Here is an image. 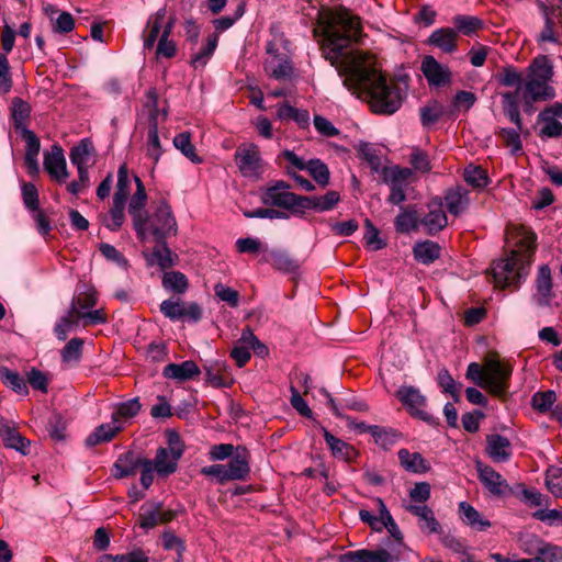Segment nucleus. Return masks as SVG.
I'll return each mask as SVG.
<instances>
[{
    "instance_id": "obj_36",
    "label": "nucleus",
    "mask_w": 562,
    "mask_h": 562,
    "mask_svg": "<svg viewBox=\"0 0 562 562\" xmlns=\"http://www.w3.org/2000/svg\"><path fill=\"white\" fill-rule=\"evenodd\" d=\"M218 43V37L216 34L210 35L205 45H203L199 50L192 52L190 57V65L194 69H203L211 57L213 56Z\"/></svg>"
},
{
    "instance_id": "obj_14",
    "label": "nucleus",
    "mask_w": 562,
    "mask_h": 562,
    "mask_svg": "<svg viewBox=\"0 0 562 562\" xmlns=\"http://www.w3.org/2000/svg\"><path fill=\"white\" fill-rule=\"evenodd\" d=\"M476 471L479 480L491 494L495 496H503L510 491L506 480L492 467L484 465L482 462L477 461Z\"/></svg>"
},
{
    "instance_id": "obj_37",
    "label": "nucleus",
    "mask_w": 562,
    "mask_h": 562,
    "mask_svg": "<svg viewBox=\"0 0 562 562\" xmlns=\"http://www.w3.org/2000/svg\"><path fill=\"white\" fill-rule=\"evenodd\" d=\"M398 460L401 465L413 473H425L430 469L429 463L418 452H409L406 449L398 451Z\"/></svg>"
},
{
    "instance_id": "obj_30",
    "label": "nucleus",
    "mask_w": 562,
    "mask_h": 562,
    "mask_svg": "<svg viewBox=\"0 0 562 562\" xmlns=\"http://www.w3.org/2000/svg\"><path fill=\"white\" fill-rule=\"evenodd\" d=\"M458 34L454 29L441 27L431 33L428 43L441 49L443 53L457 50Z\"/></svg>"
},
{
    "instance_id": "obj_35",
    "label": "nucleus",
    "mask_w": 562,
    "mask_h": 562,
    "mask_svg": "<svg viewBox=\"0 0 562 562\" xmlns=\"http://www.w3.org/2000/svg\"><path fill=\"white\" fill-rule=\"evenodd\" d=\"M143 459L133 452L122 454L114 463V477L123 479L135 475Z\"/></svg>"
},
{
    "instance_id": "obj_28",
    "label": "nucleus",
    "mask_w": 562,
    "mask_h": 562,
    "mask_svg": "<svg viewBox=\"0 0 562 562\" xmlns=\"http://www.w3.org/2000/svg\"><path fill=\"white\" fill-rule=\"evenodd\" d=\"M469 191L462 187L449 189L445 194L448 212L454 216L462 214L470 205Z\"/></svg>"
},
{
    "instance_id": "obj_34",
    "label": "nucleus",
    "mask_w": 562,
    "mask_h": 562,
    "mask_svg": "<svg viewBox=\"0 0 562 562\" xmlns=\"http://www.w3.org/2000/svg\"><path fill=\"white\" fill-rule=\"evenodd\" d=\"M123 427V423L119 420H112L106 424H102L90 434L87 439V446H95L101 442L110 441Z\"/></svg>"
},
{
    "instance_id": "obj_60",
    "label": "nucleus",
    "mask_w": 562,
    "mask_h": 562,
    "mask_svg": "<svg viewBox=\"0 0 562 562\" xmlns=\"http://www.w3.org/2000/svg\"><path fill=\"white\" fill-rule=\"evenodd\" d=\"M361 158L370 166L373 172H382V160L378 150L370 144H361L358 149Z\"/></svg>"
},
{
    "instance_id": "obj_20",
    "label": "nucleus",
    "mask_w": 562,
    "mask_h": 562,
    "mask_svg": "<svg viewBox=\"0 0 562 562\" xmlns=\"http://www.w3.org/2000/svg\"><path fill=\"white\" fill-rule=\"evenodd\" d=\"M250 456L247 449L238 447L227 463H223L232 481H245L250 473Z\"/></svg>"
},
{
    "instance_id": "obj_12",
    "label": "nucleus",
    "mask_w": 562,
    "mask_h": 562,
    "mask_svg": "<svg viewBox=\"0 0 562 562\" xmlns=\"http://www.w3.org/2000/svg\"><path fill=\"white\" fill-rule=\"evenodd\" d=\"M140 509L138 525L145 530L153 529L159 524H167L177 516L175 510L165 509L161 503L147 502Z\"/></svg>"
},
{
    "instance_id": "obj_49",
    "label": "nucleus",
    "mask_w": 562,
    "mask_h": 562,
    "mask_svg": "<svg viewBox=\"0 0 562 562\" xmlns=\"http://www.w3.org/2000/svg\"><path fill=\"white\" fill-rule=\"evenodd\" d=\"M437 382L445 393L449 394L454 402H459L462 385L454 381L447 369L443 368L438 372Z\"/></svg>"
},
{
    "instance_id": "obj_15",
    "label": "nucleus",
    "mask_w": 562,
    "mask_h": 562,
    "mask_svg": "<svg viewBox=\"0 0 562 562\" xmlns=\"http://www.w3.org/2000/svg\"><path fill=\"white\" fill-rule=\"evenodd\" d=\"M403 507L406 512L417 517V525L423 532L428 535L440 533L441 526L430 507L406 502L403 503Z\"/></svg>"
},
{
    "instance_id": "obj_54",
    "label": "nucleus",
    "mask_w": 562,
    "mask_h": 562,
    "mask_svg": "<svg viewBox=\"0 0 562 562\" xmlns=\"http://www.w3.org/2000/svg\"><path fill=\"white\" fill-rule=\"evenodd\" d=\"M162 285L167 290L183 293L188 288L186 276L179 271L166 272L162 278Z\"/></svg>"
},
{
    "instance_id": "obj_5",
    "label": "nucleus",
    "mask_w": 562,
    "mask_h": 562,
    "mask_svg": "<svg viewBox=\"0 0 562 562\" xmlns=\"http://www.w3.org/2000/svg\"><path fill=\"white\" fill-rule=\"evenodd\" d=\"M97 303V291L88 285L72 297L69 307L79 315V318H82V327L101 325L108 322L103 308L92 310Z\"/></svg>"
},
{
    "instance_id": "obj_46",
    "label": "nucleus",
    "mask_w": 562,
    "mask_h": 562,
    "mask_svg": "<svg viewBox=\"0 0 562 562\" xmlns=\"http://www.w3.org/2000/svg\"><path fill=\"white\" fill-rule=\"evenodd\" d=\"M93 155L92 143L88 138H83L70 151V160L76 167L88 166Z\"/></svg>"
},
{
    "instance_id": "obj_50",
    "label": "nucleus",
    "mask_w": 562,
    "mask_h": 562,
    "mask_svg": "<svg viewBox=\"0 0 562 562\" xmlns=\"http://www.w3.org/2000/svg\"><path fill=\"white\" fill-rule=\"evenodd\" d=\"M124 209L125 205L113 203L110 212L102 216L103 225L111 232L119 231L125 221Z\"/></svg>"
},
{
    "instance_id": "obj_8",
    "label": "nucleus",
    "mask_w": 562,
    "mask_h": 562,
    "mask_svg": "<svg viewBox=\"0 0 562 562\" xmlns=\"http://www.w3.org/2000/svg\"><path fill=\"white\" fill-rule=\"evenodd\" d=\"M382 181L390 187L389 202L398 205L406 200V190L414 180V172L409 168L398 166L383 167Z\"/></svg>"
},
{
    "instance_id": "obj_17",
    "label": "nucleus",
    "mask_w": 562,
    "mask_h": 562,
    "mask_svg": "<svg viewBox=\"0 0 562 562\" xmlns=\"http://www.w3.org/2000/svg\"><path fill=\"white\" fill-rule=\"evenodd\" d=\"M44 168L58 182H64L68 178L66 159L60 146H52L50 151L44 155Z\"/></svg>"
},
{
    "instance_id": "obj_1",
    "label": "nucleus",
    "mask_w": 562,
    "mask_h": 562,
    "mask_svg": "<svg viewBox=\"0 0 562 562\" xmlns=\"http://www.w3.org/2000/svg\"><path fill=\"white\" fill-rule=\"evenodd\" d=\"M319 24L323 55L344 78V86L366 100L374 113H395L402 105L403 91L381 72L373 54L353 48L363 36L360 18L340 7L322 12Z\"/></svg>"
},
{
    "instance_id": "obj_13",
    "label": "nucleus",
    "mask_w": 562,
    "mask_h": 562,
    "mask_svg": "<svg viewBox=\"0 0 562 562\" xmlns=\"http://www.w3.org/2000/svg\"><path fill=\"white\" fill-rule=\"evenodd\" d=\"M267 53L269 57L265 61L266 72L277 80L290 79L293 74V67L289 56L279 54L272 43L267 45Z\"/></svg>"
},
{
    "instance_id": "obj_55",
    "label": "nucleus",
    "mask_w": 562,
    "mask_h": 562,
    "mask_svg": "<svg viewBox=\"0 0 562 562\" xmlns=\"http://www.w3.org/2000/svg\"><path fill=\"white\" fill-rule=\"evenodd\" d=\"M463 176L464 180L473 188L482 189L488 183L486 171L479 166H469L464 169Z\"/></svg>"
},
{
    "instance_id": "obj_56",
    "label": "nucleus",
    "mask_w": 562,
    "mask_h": 562,
    "mask_svg": "<svg viewBox=\"0 0 562 562\" xmlns=\"http://www.w3.org/2000/svg\"><path fill=\"white\" fill-rule=\"evenodd\" d=\"M526 75L518 71L515 67L508 66L502 69L498 75V82L504 87H515L518 89L522 86Z\"/></svg>"
},
{
    "instance_id": "obj_19",
    "label": "nucleus",
    "mask_w": 562,
    "mask_h": 562,
    "mask_svg": "<svg viewBox=\"0 0 562 562\" xmlns=\"http://www.w3.org/2000/svg\"><path fill=\"white\" fill-rule=\"evenodd\" d=\"M538 120L542 122L541 136L560 137L562 135V104L543 110Z\"/></svg>"
},
{
    "instance_id": "obj_57",
    "label": "nucleus",
    "mask_w": 562,
    "mask_h": 562,
    "mask_svg": "<svg viewBox=\"0 0 562 562\" xmlns=\"http://www.w3.org/2000/svg\"><path fill=\"white\" fill-rule=\"evenodd\" d=\"M83 339L71 338L61 350L64 362H78L82 356Z\"/></svg>"
},
{
    "instance_id": "obj_9",
    "label": "nucleus",
    "mask_w": 562,
    "mask_h": 562,
    "mask_svg": "<svg viewBox=\"0 0 562 562\" xmlns=\"http://www.w3.org/2000/svg\"><path fill=\"white\" fill-rule=\"evenodd\" d=\"M289 183L279 180L267 187L262 194V202L266 205H272L293 211H302V195L290 191Z\"/></svg>"
},
{
    "instance_id": "obj_16",
    "label": "nucleus",
    "mask_w": 562,
    "mask_h": 562,
    "mask_svg": "<svg viewBox=\"0 0 562 562\" xmlns=\"http://www.w3.org/2000/svg\"><path fill=\"white\" fill-rule=\"evenodd\" d=\"M535 293L532 300L538 306H548L551 303L554 293L552 291L551 270L547 265L539 268L535 281Z\"/></svg>"
},
{
    "instance_id": "obj_25",
    "label": "nucleus",
    "mask_w": 562,
    "mask_h": 562,
    "mask_svg": "<svg viewBox=\"0 0 562 562\" xmlns=\"http://www.w3.org/2000/svg\"><path fill=\"white\" fill-rule=\"evenodd\" d=\"M324 439L331 452V454L342 461L352 462L358 457V451L353 446L348 442L335 437L326 428H322Z\"/></svg>"
},
{
    "instance_id": "obj_48",
    "label": "nucleus",
    "mask_w": 562,
    "mask_h": 562,
    "mask_svg": "<svg viewBox=\"0 0 562 562\" xmlns=\"http://www.w3.org/2000/svg\"><path fill=\"white\" fill-rule=\"evenodd\" d=\"M0 378L8 387H11L18 394H27L26 382L18 372L8 368H0Z\"/></svg>"
},
{
    "instance_id": "obj_62",
    "label": "nucleus",
    "mask_w": 562,
    "mask_h": 562,
    "mask_svg": "<svg viewBox=\"0 0 562 562\" xmlns=\"http://www.w3.org/2000/svg\"><path fill=\"white\" fill-rule=\"evenodd\" d=\"M371 436L374 441L383 448L393 446L397 440V434L392 429H386L376 425L372 426Z\"/></svg>"
},
{
    "instance_id": "obj_33",
    "label": "nucleus",
    "mask_w": 562,
    "mask_h": 562,
    "mask_svg": "<svg viewBox=\"0 0 562 562\" xmlns=\"http://www.w3.org/2000/svg\"><path fill=\"white\" fill-rule=\"evenodd\" d=\"M541 13L544 19V25L541 32L537 36L539 43H558L559 35L557 32V24L553 19L554 9L544 3L540 4Z\"/></svg>"
},
{
    "instance_id": "obj_18",
    "label": "nucleus",
    "mask_w": 562,
    "mask_h": 562,
    "mask_svg": "<svg viewBox=\"0 0 562 562\" xmlns=\"http://www.w3.org/2000/svg\"><path fill=\"white\" fill-rule=\"evenodd\" d=\"M422 71L430 86L442 87L450 82L451 72L435 57L426 56L422 61Z\"/></svg>"
},
{
    "instance_id": "obj_52",
    "label": "nucleus",
    "mask_w": 562,
    "mask_h": 562,
    "mask_svg": "<svg viewBox=\"0 0 562 562\" xmlns=\"http://www.w3.org/2000/svg\"><path fill=\"white\" fill-rule=\"evenodd\" d=\"M395 228L400 233H409L417 228L418 216L415 210H403L395 218Z\"/></svg>"
},
{
    "instance_id": "obj_39",
    "label": "nucleus",
    "mask_w": 562,
    "mask_h": 562,
    "mask_svg": "<svg viewBox=\"0 0 562 562\" xmlns=\"http://www.w3.org/2000/svg\"><path fill=\"white\" fill-rule=\"evenodd\" d=\"M173 30V21H170L166 26V31L161 33L159 41L156 43V58H173L177 54V45L170 40Z\"/></svg>"
},
{
    "instance_id": "obj_43",
    "label": "nucleus",
    "mask_w": 562,
    "mask_h": 562,
    "mask_svg": "<svg viewBox=\"0 0 562 562\" xmlns=\"http://www.w3.org/2000/svg\"><path fill=\"white\" fill-rule=\"evenodd\" d=\"M82 326V318L69 307L67 313L56 323L54 331L59 340H66L67 335L74 328Z\"/></svg>"
},
{
    "instance_id": "obj_45",
    "label": "nucleus",
    "mask_w": 562,
    "mask_h": 562,
    "mask_svg": "<svg viewBox=\"0 0 562 562\" xmlns=\"http://www.w3.org/2000/svg\"><path fill=\"white\" fill-rule=\"evenodd\" d=\"M173 146L181 151L193 164H201L202 158L196 155L195 147L191 142V135L188 132H182L173 137Z\"/></svg>"
},
{
    "instance_id": "obj_44",
    "label": "nucleus",
    "mask_w": 562,
    "mask_h": 562,
    "mask_svg": "<svg viewBox=\"0 0 562 562\" xmlns=\"http://www.w3.org/2000/svg\"><path fill=\"white\" fill-rule=\"evenodd\" d=\"M153 252L147 257L148 265H158L161 269H167L173 266V255L167 246L166 240L157 243Z\"/></svg>"
},
{
    "instance_id": "obj_21",
    "label": "nucleus",
    "mask_w": 562,
    "mask_h": 562,
    "mask_svg": "<svg viewBox=\"0 0 562 562\" xmlns=\"http://www.w3.org/2000/svg\"><path fill=\"white\" fill-rule=\"evenodd\" d=\"M396 396L412 415L419 416L424 419L426 418V413L424 411L426 406V397L418 389L413 386H402L396 392Z\"/></svg>"
},
{
    "instance_id": "obj_26",
    "label": "nucleus",
    "mask_w": 562,
    "mask_h": 562,
    "mask_svg": "<svg viewBox=\"0 0 562 562\" xmlns=\"http://www.w3.org/2000/svg\"><path fill=\"white\" fill-rule=\"evenodd\" d=\"M393 555L384 550L360 549L348 551L339 557V562H393Z\"/></svg>"
},
{
    "instance_id": "obj_27",
    "label": "nucleus",
    "mask_w": 562,
    "mask_h": 562,
    "mask_svg": "<svg viewBox=\"0 0 562 562\" xmlns=\"http://www.w3.org/2000/svg\"><path fill=\"white\" fill-rule=\"evenodd\" d=\"M180 458L181 457L178 450L176 453H173L167 448H158L155 459L151 460L158 476L166 477L175 473L177 471L178 461Z\"/></svg>"
},
{
    "instance_id": "obj_7",
    "label": "nucleus",
    "mask_w": 562,
    "mask_h": 562,
    "mask_svg": "<svg viewBox=\"0 0 562 562\" xmlns=\"http://www.w3.org/2000/svg\"><path fill=\"white\" fill-rule=\"evenodd\" d=\"M178 225L169 204L161 202L151 216H147V237L151 235L156 243H162L177 235Z\"/></svg>"
},
{
    "instance_id": "obj_3",
    "label": "nucleus",
    "mask_w": 562,
    "mask_h": 562,
    "mask_svg": "<svg viewBox=\"0 0 562 562\" xmlns=\"http://www.w3.org/2000/svg\"><path fill=\"white\" fill-rule=\"evenodd\" d=\"M552 76V65L544 55L536 57L528 66L522 86L514 91L526 113L535 111L536 102L554 98V89L549 85Z\"/></svg>"
},
{
    "instance_id": "obj_42",
    "label": "nucleus",
    "mask_w": 562,
    "mask_h": 562,
    "mask_svg": "<svg viewBox=\"0 0 562 562\" xmlns=\"http://www.w3.org/2000/svg\"><path fill=\"white\" fill-rule=\"evenodd\" d=\"M162 153L164 149L158 135L157 122L154 120L147 132L146 156L153 160L154 165H157Z\"/></svg>"
},
{
    "instance_id": "obj_63",
    "label": "nucleus",
    "mask_w": 562,
    "mask_h": 562,
    "mask_svg": "<svg viewBox=\"0 0 562 562\" xmlns=\"http://www.w3.org/2000/svg\"><path fill=\"white\" fill-rule=\"evenodd\" d=\"M555 400L557 395L553 391L537 392L532 395L531 404L536 411L544 413L551 408Z\"/></svg>"
},
{
    "instance_id": "obj_6",
    "label": "nucleus",
    "mask_w": 562,
    "mask_h": 562,
    "mask_svg": "<svg viewBox=\"0 0 562 562\" xmlns=\"http://www.w3.org/2000/svg\"><path fill=\"white\" fill-rule=\"evenodd\" d=\"M234 161L239 173L251 181L261 179L266 171L260 149L254 143L239 145L234 154Z\"/></svg>"
},
{
    "instance_id": "obj_40",
    "label": "nucleus",
    "mask_w": 562,
    "mask_h": 562,
    "mask_svg": "<svg viewBox=\"0 0 562 562\" xmlns=\"http://www.w3.org/2000/svg\"><path fill=\"white\" fill-rule=\"evenodd\" d=\"M452 23L457 33L459 32L467 36H471L484 27L483 20L474 15H456Z\"/></svg>"
},
{
    "instance_id": "obj_32",
    "label": "nucleus",
    "mask_w": 562,
    "mask_h": 562,
    "mask_svg": "<svg viewBox=\"0 0 562 562\" xmlns=\"http://www.w3.org/2000/svg\"><path fill=\"white\" fill-rule=\"evenodd\" d=\"M458 507L461 520L472 529L483 531L491 527V522L469 503L460 502Z\"/></svg>"
},
{
    "instance_id": "obj_64",
    "label": "nucleus",
    "mask_w": 562,
    "mask_h": 562,
    "mask_svg": "<svg viewBox=\"0 0 562 562\" xmlns=\"http://www.w3.org/2000/svg\"><path fill=\"white\" fill-rule=\"evenodd\" d=\"M537 558L540 562H562V547L544 542Z\"/></svg>"
},
{
    "instance_id": "obj_31",
    "label": "nucleus",
    "mask_w": 562,
    "mask_h": 562,
    "mask_svg": "<svg viewBox=\"0 0 562 562\" xmlns=\"http://www.w3.org/2000/svg\"><path fill=\"white\" fill-rule=\"evenodd\" d=\"M200 373V369L194 361L187 360L181 363H169L164 369V375L168 379L186 381Z\"/></svg>"
},
{
    "instance_id": "obj_23",
    "label": "nucleus",
    "mask_w": 562,
    "mask_h": 562,
    "mask_svg": "<svg viewBox=\"0 0 562 562\" xmlns=\"http://www.w3.org/2000/svg\"><path fill=\"white\" fill-rule=\"evenodd\" d=\"M0 438L7 448L14 449L23 456H27L31 451V441L21 436L14 426L3 419L0 420Z\"/></svg>"
},
{
    "instance_id": "obj_22",
    "label": "nucleus",
    "mask_w": 562,
    "mask_h": 562,
    "mask_svg": "<svg viewBox=\"0 0 562 562\" xmlns=\"http://www.w3.org/2000/svg\"><path fill=\"white\" fill-rule=\"evenodd\" d=\"M420 224L429 235H435L447 226L448 218L440 200H434L428 204V213L420 220Z\"/></svg>"
},
{
    "instance_id": "obj_29",
    "label": "nucleus",
    "mask_w": 562,
    "mask_h": 562,
    "mask_svg": "<svg viewBox=\"0 0 562 562\" xmlns=\"http://www.w3.org/2000/svg\"><path fill=\"white\" fill-rule=\"evenodd\" d=\"M340 195L337 191H328L322 196H303L302 211L314 210L316 212H326L335 207L339 202Z\"/></svg>"
},
{
    "instance_id": "obj_51",
    "label": "nucleus",
    "mask_w": 562,
    "mask_h": 562,
    "mask_svg": "<svg viewBox=\"0 0 562 562\" xmlns=\"http://www.w3.org/2000/svg\"><path fill=\"white\" fill-rule=\"evenodd\" d=\"M140 403L137 397L131 398L126 402L120 403L115 411L112 413L114 420L122 422V419L133 418L140 411Z\"/></svg>"
},
{
    "instance_id": "obj_61",
    "label": "nucleus",
    "mask_w": 562,
    "mask_h": 562,
    "mask_svg": "<svg viewBox=\"0 0 562 562\" xmlns=\"http://www.w3.org/2000/svg\"><path fill=\"white\" fill-rule=\"evenodd\" d=\"M546 484L553 495L562 497V469L550 467L546 473Z\"/></svg>"
},
{
    "instance_id": "obj_53",
    "label": "nucleus",
    "mask_w": 562,
    "mask_h": 562,
    "mask_svg": "<svg viewBox=\"0 0 562 562\" xmlns=\"http://www.w3.org/2000/svg\"><path fill=\"white\" fill-rule=\"evenodd\" d=\"M306 170L319 186L326 187L329 183V170L319 159L308 160Z\"/></svg>"
},
{
    "instance_id": "obj_41",
    "label": "nucleus",
    "mask_w": 562,
    "mask_h": 562,
    "mask_svg": "<svg viewBox=\"0 0 562 562\" xmlns=\"http://www.w3.org/2000/svg\"><path fill=\"white\" fill-rule=\"evenodd\" d=\"M47 15L52 21L53 31L60 34H67L71 32L75 27V20L69 12H60L56 19H54V14L58 13V10L53 5H49L45 9Z\"/></svg>"
},
{
    "instance_id": "obj_24",
    "label": "nucleus",
    "mask_w": 562,
    "mask_h": 562,
    "mask_svg": "<svg viewBox=\"0 0 562 562\" xmlns=\"http://www.w3.org/2000/svg\"><path fill=\"white\" fill-rule=\"evenodd\" d=\"M485 451L494 462H507L512 457V445L508 438L492 434L486 437Z\"/></svg>"
},
{
    "instance_id": "obj_11",
    "label": "nucleus",
    "mask_w": 562,
    "mask_h": 562,
    "mask_svg": "<svg viewBox=\"0 0 562 562\" xmlns=\"http://www.w3.org/2000/svg\"><path fill=\"white\" fill-rule=\"evenodd\" d=\"M170 21L176 24L175 16H167L166 8L159 9L157 12L151 14L146 23L143 31V43L145 49H153L156 43L159 41L161 33L166 31V26Z\"/></svg>"
},
{
    "instance_id": "obj_4",
    "label": "nucleus",
    "mask_w": 562,
    "mask_h": 562,
    "mask_svg": "<svg viewBox=\"0 0 562 562\" xmlns=\"http://www.w3.org/2000/svg\"><path fill=\"white\" fill-rule=\"evenodd\" d=\"M512 373L513 368L509 363L490 355L485 357L482 364L471 362L467 368L465 376L493 396L503 397L509 387Z\"/></svg>"
},
{
    "instance_id": "obj_58",
    "label": "nucleus",
    "mask_w": 562,
    "mask_h": 562,
    "mask_svg": "<svg viewBox=\"0 0 562 562\" xmlns=\"http://www.w3.org/2000/svg\"><path fill=\"white\" fill-rule=\"evenodd\" d=\"M31 108L27 102L20 98H14L12 101V117L14 121L15 128H22L25 125V121L30 116Z\"/></svg>"
},
{
    "instance_id": "obj_47",
    "label": "nucleus",
    "mask_w": 562,
    "mask_h": 562,
    "mask_svg": "<svg viewBox=\"0 0 562 562\" xmlns=\"http://www.w3.org/2000/svg\"><path fill=\"white\" fill-rule=\"evenodd\" d=\"M130 194V179L126 165H122L117 171L116 191L113 196V203L125 205Z\"/></svg>"
},
{
    "instance_id": "obj_59",
    "label": "nucleus",
    "mask_w": 562,
    "mask_h": 562,
    "mask_svg": "<svg viewBox=\"0 0 562 562\" xmlns=\"http://www.w3.org/2000/svg\"><path fill=\"white\" fill-rule=\"evenodd\" d=\"M544 541L533 533H528L519 538L520 550L529 555H539Z\"/></svg>"
},
{
    "instance_id": "obj_10",
    "label": "nucleus",
    "mask_w": 562,
    "mask_h": 562,
    "mask_svg": "<svg viewBox=\"0 0 562 562\" xmlns=\"http://www.w3.org/2000/svg\"><path fill=\"white\" fill-rule=\"evenodd\" d=\"M136 191L132 195L128 204V213L133 221V226L139 240H147V216L143 209L146 205L147 194L143 181L135 176Z\"/></svg>"
},
{
    "instance_id": "obj_2",
    "label": "nucleus",
    "mask_w": 562,
    "mask_h": 562,
    "mask_svg": "<svg viewBox=\"0 0 562 562\" xmlns=\"http://www.w3.org/2000/svg\"><path fill=\"white\" fill-rule=\"evenodd\" d=\"M518 238L510 256L501 259L492 267L495 284L499 288L517 286L528 274V268L532 262L536 248V235L524 226L515 228Z\"/></svg>"
},
{
    "instance_id": "obj_38",
    "label": "nucleus",
    "mask_w": 562,
    "mask_h": 562,
    "mask_svg": "<svg viewBox=\"0 0 562 562\" xmlns=\"http://www.w3.org/2000/svg\"><path fill=\"white\" fill-rule=\"evenodd\" d=\"M440 246L431 240L417 243L413 248L414 258L423 263L430 265L440 257Z\"/></svg>"
}]
</instances>
